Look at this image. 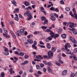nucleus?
Wrapping results in <instances>:
<instances>
[{"instance_id":"1","label":"nucleus","mask_w":77,"mask_h":77,"mask_svg":"<svg viewBox=\"0 0 77 77\" xmlns=\"http://www.w3.org/2000/svg\"><path fill=\"white\" fill-rule=\"evenodd\" d=\"M46 32H51L50 34L51 35V36H49L48 38L46 39V42H49L50 41L52 40V38H53L55 33L53 32V31H51L50 29H47Z\"/></svg>"},{"instance_id":"2","label":"nucleus","mask_w":77,"mask_h":77,"mask_svg":"<svg viewBox=\"0 0 77 77\" xmlns=\"http://www.w3.org/2000/svg\"><path fill=\"white\" fill-rule=\"evenodd\" d=\"M48 56L46 55L43 56L44 59H51V57H53V53L51 52V51H49L48 52Z\"/></svg>"},{"instance_id":"3","label":"nucleus","mask_w":77,"mask_h":77,"mask_svg":"<svg viewBox=\"0 0 77 77\" xmlns=\"http://www.w3.org/2000/svg\"><path fill=\"white\" fill-rule=\"evenodd\" d=\"M24 16H28L29 18H27V20L29 21L30 20H32V16L31 15V13L29 11H26V12L24 14Z\"/></svg>"},{"instance_id":"4","label":"nucleus","mask_w":77,"mask_h":77,"mask_svg":"<svg viewBox=\"0 0 77 77\" xmlns=\"http://www.w3.org/2000/svg\"><path fill=\"white\" fill-rule=\"evenodd\" d=\"M3 30L4 31L5 34L4 33H3V35L5 36L6 38H11V36H10L8 35V29H6V28H4Z\"/></svg>"},{"instance_id":"5","label":"nucleus","mask_w":77,"mask_h":77,"mask_svg":"<svg viewBox=\"0 0 77 77\" xmlns=\"http://www.w3.org/2000/svg\"><path fill=\"white\" fill-rule=\"evenodd\" d=\"M70 40L72 42V43H73V44H76L77 42H76V41H75V39L74 38L72 37H69Z\"/></svg>"},{"instance_id":"6","label":"nucleus","mask_w":77,"mask_h":77,"mask_svg":"<svg viewBox=\"0 0 77 77\" xmlns=\"http://www.w3.org/2000/svg\"><path fill=\"white\" fill-rule=\"evenodd\" d=\"M65 50H67L69 51V49H68V47L70 48V47H71V45H70V44L69 43H67L65 45Z\"/></svg>"},{"instance_id":"7","label":"nucleus","mask_w":77,"mask_h":77,"mask_svg":"<svg viewBox=\"0 0 77 77\" xmlns=\"http://www.w3.org/2000/svg\"><path fill=\"white\" fill-rule=\"evenodd\" d=\"M72 11L73 12L74 15H75L74 18H75L76 20H77V14H76V11L75 10V8H74L72 9Z\"/></svg>"},{"instance_id":"8","label":"nucleus","mask_w":77,"mask_h":77,"mask_svg":"<svg viewBox=\"0 0 77 77\" xmlns=\"http://www.w3.org/2000/svg\"><path fill=\"white\" fill-rule=\"evenodd\" d=\"M68 24H69V27L70 28H73V27H74V23H72L70 22H68Z\"/></svg>"},{"instance_id":"9","label":"nucleus","mask_w":77,"mask_h":77,"mask_svg":"<svg viewBox=\"0 0 77 77\" xmlns=\"http://www.w3.org/2000/svg\"><path fill=\"white\" fill-rule=\"evenodd\" d=\"M72 31H73V33L74 35H77V30L75 29V28H73L72 29Z\"/></svg>"},{"instance_id":"10","label":"nucleus","mask_w":77,"mask_h":77,"mask_svg":"<svg viewBox=\"0 0 77 77\" xmlns=\"http://www.w3.org/2000/svg\"><path fill=\"white\" fill-rule=\"evenodd\" d=\"M51 19L52 20V21H55L56 20V18H55V17H54V15L53 14H51Z\"/></svg>"},{"instance_id":"11","label":"nucleus","mask_w":77,"mask_h":77,"mask_svg":"<svg viewBox=\"0 0 77 77\" xmlns=\"http://www.w3.org/2000/svg\"><path fill=\"white\" fill-rule=\"evenodd\" d=\"M27 42L29 44H32L33 43V41L32 39H29L27 40Z\"/></svg>"},{"instance_id":"12","label":"nucleus","mask_w":77,"mask_h":77,"mask_svg":"<svg viewBox=\"0 0 77 77\" xmlns=\"http://www.w3.org/2000/svg\"><path fill=\"white\" fill-rule=\"evenodd\" d=\"M9 72H10V74H12V73L14 74L15 73V72L13 71L12 69V68H11L9 69Z\"/></svg>"},{"instance_id":"13","label":"nucleus","mask_w":77,"mask_h":77,"mask_svg":"<svg viewBox=\"0 0 77 77\" xmlns=\"http://www.w3.org/2000/svg\"><path fill=\"white\" fill-rule=\"evenodd\" d=\"M61 36L62 38L63 39H65V38H66V35L65 34H62L61 35Z\"/></svg>"},{"instance_id":"14","label":"nucleus","mask_w":77,"mask_h":77,"mask_svg":"<svg viewBox=\"0 0 77 77\" xmlns=\"http://www.w3.org/2000/svg\"><path fill=\"white\" fill-rule=\"evenodd\" d=\"M67 73V70H64L63 72V75H65Z\"/></svg>"},{"instance_id":"15","label":"nucleus","mask_w":77,"mask_h":77,"mask_svg":"<svg viewBox=\"0 0 77 77\" xmlns=\"http://www.w3.org/2000/svg\"><path fill=\"white\" fill-rule=\"evenodd\" d=\"M48 20H45V21L43 23V24L44 26H45V24H47V25H48Z\"/></svg>"},{"instance_id":"16","label":"nucleus","mask_w":77,"mask_h":77,"mask_svg":"<svg viewBox=\"0 0 77 77\" xmlns=\"http://www.w3.org/2000/svg\"><path fill=\"white\" fill-rule=\"evenodd\" d=\"M67 51V54H70L71 53V51H70L69 49V50H67L66 49H65Z\"/></svg>"},{"instance_id":"17","label":"nucleus","mask_w":77,"mask_h":77,"mask_svg":"<svg viewBox=\"0 0 77 77\" xmlns=\"http://www.w3.org/2000/svg\"><path fill=\"white\" fill-rule=\"evenodd\" d=\"M17 35L18 36H21V33L20 31H17Z\"/></svg>"},{"instance_id":"18","label":"nucleus","mask_w":77,"mask_h":77,"mask_svg":"<svg viewBox=\"0 0 77 77\" xmlns=\"http://www.w3.org/2000/svg\"><path fill=\"white\" fill-rule=\"evenodd\" d=\"M11 2L14 5V6H16V5H17V2L16 1L13 0L11 1Z\"/></svg>"},{"instance_id":"19","label":"nucleus","mask_w":77,"mask_h":77,"mask_svg":"<svg viewBox=\"0 0 77 77\" xmlns=\"http://www.w3.org/2000/svg\"><path fill=\"white\" fill-rule=\"evenodd\" d=\"M56 50V48L54 47H52L51 50L53 52H55Z\"/></svg>"},{"instance_id":"20","label":"nucleus","mask_w":77,"mask_h":77,"mask_svg":"<svg viewBox=\"0 0 77 77\" xmlns=\"http://www.w3.org/2000/svg\"><path fill=\"white\" fill-rule=\"evenodd\" d=\"M4 48H5L4 49V51H5V52H9V49L5 47H4Z\"/></svg>"},{"instance_id":"21","label":"nucleus","mask_w":77,"mask_h":77,"mask_svg":"<svg viewBox=\"0 0 77 77\" xmlns=\"http://www.w3.org/2000/svg\"><path fill=\"white\" fill-rule=\"evenodd\" d=\"M24 5H25V6H29V5H30L29 4V3L27 2H25Z\"/></svg>"},{"instance_id":"22","label":"nucleus","mask_w":77,"mask_h":77,"mask_svg":"<svg viewBox=\"0 0 77 77\" xmlns=\"http://www.w3.org/2000/svg\"><path fill=\"white\" fill-rule=\"evenodd\" d=\"M4 54H5L6 56H8L9 54V52H4Z\"/></svg>"},{"instance_id":"23","label":"nucleus","mask_w":77,"mask_h":77,"mask_svg":"<svg viewBox=\"0 0 77 77\" xmlns=\"http://www.w3.org/2000/svg\"><path fill=\"white\" fill-rule=\"evenodd\" d=\"M47 47H48V48L49 49H50L51 48V45H50V43H48L47 44Z\"/></svg>"},{"instance_id":"24","label":"nucleus","mask_w":77,"mask_h":77,"mask_svg":"<svg viewBox=\"0 0 77 77\" xmlns=\"http://www.w3.org/2000/svg\"><path fill=\"white\" fill-rule=\"evenodd\" d=\"M15 11L17 13H19V8H16L15 9Z\"/></svg>"},{"instance_id":"25","label":"nucleus","mask_w":77,"mask_h":77,"mask_svg":"<svg viewBox=\"0 0 77 77\" xmlns=\"http://www.w3.org/2000/svg\"><path fill=\"white\" fill-rule=\"evenodd\" d=\"M69 14L70 15L71 17H73V18H74V17H75V16H74L73 14H72V11H70Z\"/></svg>"},{"instance_id":"26","label":"nucleus","mask_w":77,"mask_h":77,"mask_svg":"<svg viewBox=\"0 0 77 77\" xmlns=\"http://www.w3.org/2000/svg\"><path fill=\"white\" fill-rule=\"evenodd\" d=\"M42 28L43 30H45V29H47V26H42Z\"/></svg>"},{"instance_id":"27","label":"nucleus","mask_w":77,"mask_h":77,"mask_svg":"<svg viewBox=\"0 0 77 77\" xmlns=\"http://www.w3.org/2000/svg\"><path fill=\"white\" fill-rule=\"evenodd\" d=\"M29 9H31V10H32V8L30 6H29L28 7L25 8V9L26 10H29Z\"/></svg>"},{"instance_id":"28","label":"nucleus","mask_w":77,"mask_h":77,"mask_svg":"<svg viewBox=\"0 0 77 77\" xmlns=\"http://www.w3.org/2000/svg\"><path fill=\"white\" fill-rule=\"evenodd\" d=\"M19 17H20V18H21V19H24V17H23V16H22V15L20 14H19Z\"/></svg>"},{"instance_id":"29","label":"nucleus","mask_w":77,"mask_h":77,"mask_svg":"<svg viewBox=\"0 0 77 77\" xmlns=\"http://www.w3.org/2000/svg\"><path fill=\"white\" fill-rule=\"evenodd\" d=\"M41 19L42 21H45V20H46V18L45 17H42Z\"/></svg>"},{"instance_id":"30","label":"nucleus","mask_w":77,"mask_h":77,"mask_svg":"<svg viewBox=\"0 0 77 77\" xmlns=\"http://www.w3.org/2000/svg\"><path fill=\"white\" fill-rule=\"evenodd\" d=\"M48 65L49 66H51L52 65V63L51 62H49L48 63Z\"/></svg>"},{"instance_id":"31","label":"nucleus","mask_w":77,"mask_h":77,"mask_svg":"<svg viewBox=\"0 0 77 77\" xmlns=\"http://www.w3.org/2000/svg\"><path fill=\"white\" fill-rule=\"evenodd\" d=\"M24 55V53H20V54H19L18 56H23Z\"/></svg>"},{"instance_id":"32","label":"nucleus","mask_w":77,"mask_h":77,"mask_svg":"<svg viewBox=\"0 0 77 77\" xmlns=\"http://www.w3.org/2000/svg\"><path fill=\"white\" fill-rule=\"evenodd\" d=\"M73 57L75 60H77V57H76V56H75V55H74V56H73Z\"/></svg>"},{"instance_id":"33","label":"nucleus","mask_w":77,"mask_h":77,"mask_svg":"<svg viewBox=\"0 0 77 77\" xmlns=\"http://www.w3.org/2000/svg\"><path fill=\"white\" fill-rule=\"evenodd\" d=\"M23 71L22 70H20L19 71V74H20V75H21L22 74H23Z\"/></svg>"},{"instance_id":"34","label":"nucleus","mask_w":77,"mask_h":77,"mask_svg":"<svg viewBox=\"0 0 77 77\" xmlns=\"http://www.w3.org/2000/svg\"><path fill=\"white\" fill-rule=\"evenodd\" d=\"M62 29H58V32L60 34L61 33V32H62Z\"/></svg>"},{"instance_id":"35","label":"nucleus","mask_w":77,"mask_h":77,"mask_svg":"<svg viewBox=\"0 0 77 77\" xmlns=\"http://www.w3.org/2000/svg\"><path fill=\"white\" fill-rule=\"evenodd\" d=\"M54 36V37H56V38H58L59 36V34H56Z\"/></svg>"},{"instance_id":"36","label":"nucleus","mask_w":77,"mask_h":77,"mask_svg":"<svg viewBox=\"0 0 77 77\" xmlns=\"http://www.w3.org/2000/svg\"><path fill=\"white\" fill-rule=\"evenodd\" d=\"M36 67L37 69H41V68H40V67H39V66L38 65H36Z\"/></svg>"},{"instance_id":"37","label":"nucleus","mask_w":77,"mask_h":77,"mask_svg":"<svg viewBox=\"0 0 77 77\" xmlns=\"http://www.w3.org/2000/svg\"><path fill=\"white\" fill-rule=\"evenodd\" d=\"M41 11H42V12H44V11H45L44 8L43 7H41Z\"/></svg>"},{"instance_id":"38","label":"nucleus","mask_w":77,"mask_h":77,"mask_svg":"<svg viewBox=\"0 0 77 77\" xmlns=\"http://www.w3.org/2000/svg\"><path fill=\"white\" fill-rule=\"evenodd\" d=\"M1 76L2 77H4L5 76V73L2 72L1 73Z\"/></svg>"},{"instance_id":"39","label":"nucleus","mask_w":77,"mask_h":77,"mask_svg":"<svg viewBox=\"0 0 77 77\" xmlns=\"http://www.w3.org/2000/svg\"><path fill=\"white\" fill-rule=\"evenodd\" d=\"M29 55H26L24 56V58L25 59H28V58H29Z\"/></svg>"},{"instance_id":"40","label":"nucleus","mask_w":77,"mask_h":77,"mask_svg":"<svg viewBox=\"0 0 77 77\" xmlns=\"http://www.w3.org/2000/svg\"><path fill=\"white\" fill-rule=\"evenodd\" d=\"M20 33H24V29H21L20 30Z\"/></svg>"},{"instance_id":"41","label":"nucleus","mask_w":77,"mask_h":77,"mask_svg":"<svg viewBox=\"0 0 77 77\" xmlns=\"http://www.w3.org/2000/svg\"><path fill=\"white\" fill-rule=\"evenodd\" d=\"M66 11H69L70 10V8L69 7H67L66 8Z\"/></svg>"},{"instance_id":"42","label":"nucleus","mask_w":77,"mask_h":77,"mask_svg":"<svg viewBox=\"0 0 77 77\" xmlns=\"http://www.w3.org/2000/svg\"><path fill=\"white\" fill-rule=\"evenodd\" d=\"M71 77H74L75 76V74L74 73H72L70 74Z\"/></svg>"},{"instance_id":"43","label":"nucleus","mask_w":77,"mask_h":77,"mask_svg":"<svg viewBox=\"0 0 77 77\" xmlns=\"http://www.w3.org/2000/svg\"><path fill=\"white\" fill-rule=\"evenodd\" d=\"M58 61L59 62V63H63V61H62V60L60 59H59L58 60Z\"/></svg>"},{"instance_id":"44","label":"nucleus","mask_w":77,"mask_h":77,"mask_svg":"<svg viewBox=\"0 0 77 77\" xmlns=\"http://www.w3.org/2000/svg\"><path fill=\"white\" fill-rule=\"evenodd\" d=\"M1 23L2 26V27H5V25H4V23H3V22H1Z\"/></svg>"},{"instance_id":"45","label":"nucleus","mask_w":77,"mask_h":77,"mask_svg":"<svg viewBox=\"0 0 77 77\" xmlns=\"http://www.w3.org/2000/svg\"><path fill=\"white\" fill-rule=\"evenodd\" d=\"M54 11H55L56 12H59V9L57 8L54 9Z\"/></svg>"},{"instance_id":"46","label":"nucleus","mask_w":77,"mask_h":77,"mask_svg":"<svg viewBox=\"0 0 77 77\" xmlns=\"http://www.w3.org/2000/svg\"><path fill=\"white\" fill-rule=\"evenodd\" d=\"M55 63L57 66H60V64L59 63H58L57 62H56Z\"/></svg>"},{"instance_id":"47","label":"nucleus","mask_w":77,"mask_h":77,"mask_svg":"<svg viewBox=\"0 0 77 77\" xmlns=\"http://www.w3.org/2000/svg\"><path fill=\"white\" fill-rule=\"evenodd\" d=\"M50 9L51 11H54V8H53V7H51Z\"/></svg>"},{"instance_id":"48","label":"nucleus","mask_w":77,"mask_h":77,"mask_svg":"<svg viewBox=\"0 0 77 77\" xmlns=\"http://www.w3.org/2000/svg\"><path fill=\"white\" fill-rule=\"evenodd\" d=\"M43 62L45 64V65H48V63H47V61H43Z\"/></svg>"},{"instance_id":"49","label":"nucleus","mask_w":77,"mask_h":77,"mask_svg":"<svg viewBox=\"0 0 77 77\" xmlns=\"http://www.w3.org/2000/svg\"><path fill=\"white\" fill-rule=\"evenodd\" d=\"M26 75H27V73L26 72L24 73L23 75V77H26Z\"/></svg>"},{"instance_id":"50","label":"nucleus","mask_w":77,"mask_h":77,"mask_svg":"<svg viewBox=\"0 0 77 77\" xmlns=\"http://www.w3.org/2000/svg\"><path fill=\"white\" fill-rule=\"evenodd\" d=\"M14 54H18V56L19 54V53L18 52H17V51H15L14 52Z\"/></svg>"},{"instance_id":"51","label":"nucleus","mask_w":77,"mask_h":77,"mask_svg":"<svg viewBox=\"0 0 77 77\" xmlns=\"http://www.w3.org/2000/svg\"><path fill=\"white\" fill-rule=\"evenodd\" d=\"M74 52L75 53H76L77 52V48L75 49L74 50Z\"/></svg>"},{"instance_id":"52","label":"nucleus","mask_w":77,"mask_h":77,"mask_svg":"<svg viewBox=\"0 0 77 77\" xmlns=\"http://www.w3.org/2000/svg\"><path fill=\"white\" fill-rule=\"evenodd\" d=\"M14 59H15V61H17V60H18V58H17V57H14Z\"/></svg>"},{"instance_id":"53","label":"nucleus","mask_w":77,"mask_h":77,"mask_svg":"<svg viewBox=\"0 0 77 77\" xmlns=\"http://www.w3.org/2000/svg\"><path fill=\"white\" fill-rule=\"evenodd\" d=\"M14 20H15L16 21H18V18L17 17H14Z\"/></svg>"},{"instance_id":"54","label":"nucleus","mask_w":77,"mask_h":77,"mask_svg":"<svg viewBox=\"0 0 77 77\" xmlns=\"http://www.w3.org/2000/svg\"><path fill=\"white\" fill-rule=\"evenodd\" d=\"M29 61L27 60L25 61L24 62L25 64H27L28 63V62Z\"/></svg>"},{"instance_id":"55","label":"nucleus","mask_w":77,"mask_h":77,"mask_svg":"<svg viewBox=\"0 0 77 77\" xmlns=\"http://www.w3.org/2000/svg\"><path fill=\"white\" fill-rule=\"evenodd\" d=\"M62 56L63 57H66V55L64 53H63L62 54Z\"/></svg>"},{"instance_id":"56","label":"nucleus","mask_w":77,"mask_h":77,"mask_svg":"<svg viewBox=\"0 0 77 77\" xmlns=\"http://www.w3.org/2000/svg\"><path fill=\"white\" fill-rule=\"evenodd\" d=\"M37 73L38 74H42V72H41V71H38L37 72Z\"/></svg>"},{"instance_id":"57","label":"nucleus","mask_w":77,"mask_h":77,"mask_svg":"<svg viewBox=\"0 0 77 77\" xmlns=\"http://www.w3.org/2000/svg\"><path fill=\"white\" fill-rule=\"evenodd\" d=\"M44 65L43 64H40V66L42 68H43V67H44Z\"/></svg>"},{"instance_id":"58","label":"nucleus","mask_w":77,"mask_h":77,"mask_svg":"<svg viewBox=\"0 0 77 77\" xmlns=\"http://www.w3.org/2000/svg\"><path fill=\"white\" fill-rule=\"evenodd\" d=\"M63 24L64 26H66V24H67V23L66 22H64L63 23Z\"/></svg>"},{"instance_id":"59","label":"nucleus","mask_w":77,"mask_h":77,"mask_svg":"<svg viewBox=\"0 0 77 77\" xmlns=\"http://www.w3.org/2000/svg\"><path fill=\"white\" fill-rule=\"evenodd\" d=\"M54 15L55 17H56L57 18H58V17H59V16H58V15H57V14L56 13L54 14Z\"/></svg>"},{"instance_id":"60","label":"nucleus","mask_w":77,"mask_h":77,"mask_svg":"<svg viewBox=\"0 0 77 77\" xmlns=\"http://www.w3.org/2000/svg\"><path fill=\"white\" fill-rule=\"evenodd\" d=\"M60 3L61 4H62V5H63V4H64V2H63L62 0H61L60 1Z\"/></svg>"},{"instance_id":"61","label":"nucleus","mask_w":77,"mask_h":77,"mask_svg":"<svg viewBox=\"0 0 77 77\" xmlns=\"http://www.w3.org/2000/svg\"><path fill=\"white\" fill-rule=\"evenodd\" d=\"M59 18H60V19H61V18H63V15H61V16L60 17H59Z\"/></svg>"},{"instance_id":"62","label":"nucleus","mask_w":77,"mask_h":77,"mask_svg":"<svg viewBox=\"0 0 77 77\" xmlns=\"http://www.w3.org/2000/svg\"><path fill=\"white\" fill-rule=\"evenodd\" d=\"M17 51L19 52V53H21V50H20L18 48L17 49Z\"/></svg>"},{"instance_id":"63","label":"nucleus","mask_w":77,"mask_h":77,"mask_svg":"<svg viewBox=\"0 0 77 77\" xmlns=\"http://www.w3.org/2000/svg\"><path fill=\"white\" fill-rule=\"evenodd\" d=\"M49 72H50L51 74H53V70L51 69V70L48 71Z\"/></svg>"},{"instance_id":"64","label":"nucleus","mask_w":77,"mask_h":77,"mask_svg":"<svg viewBox=\"0 0 77 77\" xmlns=\"http://www.w3.org/2000/svg\"><path fill=\"white\" fill-rule=\"evenodd\" d=\"M48 71H49L50 70H51V68H50V67H48Z\"/></svg>"}]
</instances>
